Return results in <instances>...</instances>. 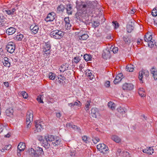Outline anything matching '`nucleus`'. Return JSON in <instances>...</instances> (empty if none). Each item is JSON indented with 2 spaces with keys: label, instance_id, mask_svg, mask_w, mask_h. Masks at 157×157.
Instances as JSON below:
<instances>
[{
  "label": "nucleus",
  "instance_id": "1",
  "mask_svg": "<svg viewBox=\"0 0 157 157\" xmlns=\"http://www.w3.org/2000/svg\"><path fill=\"white\" fill-rule=\"evenodd\" d=\"M77 8L79 10L83 11V13L85 14L92 12L93 6L91 2L87 1L85 2H82L80 4L77 5Z\"/></svg>",
  "mask_w": 157,
  "mask_h": 157
},
{
  "label": "nucleus",
  "instance_id": "2",
  "mask_svg": "<svg viewBox=\"0 0 157 157\" xmlns=\"http://www.w3.org/2000/svg\"><path fill=\"white\" fill-rule=\"evenodd\" d=\"M27 152L32 157H38L39 155L43 154L44 152L42 148L37 147L36 150L33 148L27 150Z\"/></svg>",
  "mask_w": 157,
  "mask_h": 157
},
{
  "label": "nucleus",
  "instance_id": "3",
  "mask_svg": "<svg viewBox=\"0 0 157 157\" xmlns=\"http://www.w3.org/2000/svg\"><path fill=\"white\" fill-rule=\"evenodd\" d=\"M44 139L47 141L48 140L50 142L53 141L52 144L55 146L59 144L60 143V140L59 137H56L53 135H47L44 136Z\"/></svg>",
  "mask_w": 157,
  "mask_h": 157
},
{
  "label": "nucleus",
  "instance_id": "4",
  "mask_svg": "<svg viewBox=\"0 0 157 157\" xmlns=\"http://www.w3.org/2000/svg\"><path fill=\"white\" fill-rule=\"evenodd\" d=\"M50 35L52 38L58 39L61 38L64 35V33L60 30H55L52 31Z\"/></svg>",
  "mask_w": 157,
  "mask_h": 157
},
{
  "label": "nucleus",
  "instance_id": "5",
  "mask_svg": "<svg viewBox=\"0 0 157 157\" xmlns=\"http://www.w3.org/2000/svg\"><path fill=\"white\" fill-rule=\"evenodd\" d=\"M144 41L148 43V46L150 48L154 47V40L152 39V35L151 34L147 33L144 36Z\"/></svg>",
  "mask_w": 157,
  "mask_h": 157
},
{
  "label": "nucleus",
  "instance_id": "6",
  "mask_svg": "<svg viewBox=\"0 0 157 157\" xmlns=\"http://www.w3.org/2000/svg\"><path fill=\"white\" fill-rule=\"evenodd\" d=\"M139 78L140 82L142 83L143 82L142 79L147 78L149 75V71L147 69H142L139 72Z\"/></svg>",
  "mask_w": 157,
  "mask_h": 157
},
{
  "label": "nucleus",
  "instance_id": "7",
  "mask_svg": "<svg viewBox=\"0 0 157 157\" xmlns=\"http://www.w3.org/2000/svg\"><path fill=\"white\" fill-rule=\"evenodd\" d=\"M97 148L101 153L106 154L109 150L108 147L104 144H99L97 145Z\"/></svg>",
  "mask_w": 157,
  "mask_h": 157
},
{
  "label": "nucleus",
  "instance_id": "8",
  "mask_svg": "<svg viewBox=\"0 0 157 157\" xmlns=\"http://www.w3.org/2000/svg\"><path fill=\"white\" fill-rule=\"evenodd\" d=\"M7 51L11 53H13L15 49V46L14 43L13 42H9L6 46Z\"/></svg>",
  "mask_w": 157,
  "mask_h": 157
},
{
  "label": "nucleus",
  "instance_id": "9",
  "mask_svg": "<svg viewBox=\"0 0 157 157\" xmlns=\"http://www.w3.org/2000/svg\"><path fill=\"white\" fill-rule=\"evenodd\" d=\"M27 118L26 123L27 124V128H29L30 127V124L31 121H33V114L32 113L27 112Z\"/></svg>",
  "mask_w": 157,
  "mask_h": 157
},
{
  "label": "nucleus",
  "instance_id": "10",
  "mask_svg": "<svg viewBox=\"0 0 157 157\" xmlns=\"http://www.w3.org/2000/svg\"><path fill=\"white\" fill-rule=\"evenodd\" d=\"M50 44L48 43H45L43 48V51L44 54L47 56L49 55L50 52Z\"/></svg>",
  "mask_w": 157,
  "mask_h": 157
},
{
  "label": "nucleus",
  "instance_id": "11",
  "mask_svg": "<svg viewBox=\"0 0 157 157\" xmlns=\"http://www.w3.org/2000/svg\"><path fill=\"white\" fill-rule=\"evenodd\" d=\"M103 58L105 59L110 58L111 57L110 51L109 49H106L103 51L102 54Z\"/></svg>",
  "mask_w": 157,
  "mask_h": 157
},
{
  "label": "nucleus",
  "instance_id": "12",
  "mask_svg": "<svg viewBox=\"0 0 157 157\" xmlns=\"http://www.w3.org/2000/svg\"><path fill=\"white\" fill-rule=\"evenodd\" d=\"M55 13L54 12H51L48 14L45 20L47 22L52 21L55 19Z\"/></svg>",
  "mask_w": 157,
  "mask_h": 157
},
{
  "label": "nucleus",
  "instance_id": "13",
  "mask_svg": "<svg viewBox=\"0 0 157 157\" xmlns=\"http://www.w3.org/2000/svg\"><path fill=\"white\" fill-rule=\"evenodd\" d=\"M134 86L131 83H125L122 86V89L123 90H131L133 89Z\"/></svg>",
  "mask_w": 157,
  "mask_h": 157
},
{
  "label": "nucleus",
  "instance_id": "14",
  "mask_svg": "<svg viewBox=\"0 0 157 157\" xmlns=\"http://www.w3.org/2000/svg\"><path fill=\"white\" fill-rule=\"evenodd\" d=\"M90 115L94 118H96L97 116L99 115V113L97 109L96 108H92L91 110Z\"/></svg>",
  "mask_w": 157,
  "mask_h": 157
},
{
  "label": "nucleus",
  "instance_id": "15",
  "mask_svg": "<svg viewBox=\"0 0 157 157\" xmlns=\"http://www.w3.org/2000/svg\"><path fill=\"white\" fill-rule=\"evenodd\" d=\"M38 121H35V126L36 128V129L35 130V133H36L37 132H40L43 129V128L42 127V125L39 124Z\"/></svg>",
  "mask_w": 157,
  "mask_h": 157
},
{
  "label": "nucleus",
  "instance_id": "16",
  "mask_svg": "<svg viewBox=\"0 0 157 157\" xmlns=\"http://www.w3.org/2000/svg\"><path fill=\"white\" fill-rule=\"evenodd\" d=\"M30 29L32 33L33 34H36L37 32L39 30V27L37 25H31L30 27Z\"/></svg>",
  "mask_w": 157,
  "mask_h": 157
},
{
  "label": "nucleus",
  "instance_id": "17",
  "mask_svg": "<svg viewBox=\"0 0 157 157\" xmlns=\"http://www.w3.org/2000/svg\"><path fill=\"white\" fill-rule=\"evenodd\" d=\"M67 11V13L68 15H71L72 13V5L71 4H68L66 5L65 8Z\"/></svg>",
  "mask_w": 157,
  "mask_h": 157
},
{
  "label": "nucleus",
  "instance_id": "18",
  "mask_svg": "<svg viewBox=\"0 0 157 157\" xmlns=\"http://www.w3.org/2000/svg\"><path fill=\"white\" fill-rule=\"evenodd\" d=\"M64 21L65 23V27L66 29H70L71 27V25L70 23V20L68 17H65L64 18Z\"/></svg>",
  "mask_w": 157,
  "mask_h": 157
},
{
  "label": "nucleus",
  "instance_id": "19",
  "mask_svg": "<svg viewBox=\"0 0 157 157\" xmlns=\"http://www.w3.org/2000/svg\"><path fill=\"white\" fill-rule=\"evenodd\" d=\"M78 37L79 40H85L88 38L89 36L86 34L84 33L82 35L81 33H79Z\"/></svg>",
  "mask_w": 157,
  "mask_h": 157
},
{
  "label": "nucleus",
  "instance_id": "20",
  "mask_svg": "<svg viewBox=\"0 0 157 157\" xmlns=\"http://www.w3.org/2000/svg\"><path fill=\"white\" fill-rule=\"evenodd\" d=\"M111 139L114 142L118 143L121 142V139L120 138L116 135H112Z\"/></svg>",
  "mask_w": 157,
  "mask_h": 157
},
{
  "label": "nucleus",
  "instance_id": "21",
  "mask_svg": "<svg viewBox=\"0 0 157 157\" xmlns=\"http://www.w3.org/2000/svg\"><path fill=\"white\" fill-rule=\"evenodd\" d=\"M57 77H58V79H56V80H57V82L63 84L65 83L64 80H66V78L63 76H62V75H60Z\"/></svg>",
  "mask_w": 157,
  "mask_h": 157
},
{
  "label": "nucleus",
  "instance_id": "22",
  "mask_svg": "<svg viewBox=\"0 0 157 157\" xmlns=\"http://www.w3.org/2000/svg\"><path fill=\"white\" fill-rule=\"evenodd\" d=\"M16 9L14 8H13L11 10H3V12H5L6 14L10 15H13Z\"/></svg>",
  "mask_w": 157,
  "mask_h": 157
},
{
  "label": "nucleus",
  "instance_id": "23",
  "mask_svg": "<svg viewBox=\"0 0 157 157\" xmlns=\"http://www.w3.org/2000/svg\"><path fill=\"white\" fill-rule=\"evenodd\" d=\"M15 31V29L13 27H10L6 30V33L9 35H11L13 34Z\"/></svg>",
  "mask_w": 157,
  "mask_h": 157
},
{
  "label": "nucleus",
  "instance_id": "24",
  "mask_svg": "<svg viewBox=\"0 0 157 157\" xmlns=\"http://www.w3.org/2000/svg\"><path fill=\"white\" fill-rule=\"evenodd\" d=\"M65 8V7L64 6L63 4H60L58 6L57 8V12L58 13L62 12L64 11Z\"/></svg>",
  "mask_w": 157,
  "mask_h": 157
},
{
  "label": "nucleus",
  "instance_id": "25",
  "mask_svg": "<svg viewBox=\"0 0 157 157\" xmlns=\"http://www.w3.org/2000/svg\"><path fill=\"white\" fill-rule=\"evenodd\" d=\"M44 141H43L42 143V145L45 148L48 149L50 147V144L49 143L50 142L48 140L47 141L46 140H44Z\"/></svg>",
  "mask_w": 157,
  "mask_h": 157
},
{
  "label": "nucleus",
  "instance_id": "26",
  "mask_svg": "<svg viewBox=\"0 0 157 157\" xmlns=\"http://www.w3.org/2000/svg\"><path fill=\"white\" fill-rule=\"evenodd\" d=\"M13 109L9 108L7 109L6 111V115L9 117H11L13 115Z\"/></svg>",
  "mask_w": 157,
  "mask_h": 157
},
{
  "label": "nucleus",
  "instance_id": "27",
  "mask_svg": "<svg viewBox=\"0 0 157 157\" xmlns=\"http://www.w3.org/2000/svg\"><path fill=\"white\" fill-rule=\"evenodd\" d=\"M151 72L152 75V77L155 80H157V69H151Z\"/></svg>",
  "mask_w": 157,
  "mask_h": 157
},
{
  "label": "nucleus",
  "instance_id": "28",
  "mask_svg": "<svg viewBox=\"0 0 157 157\" xmlns=\"http://www.w3.org/2000/svg\"><path fill=\"white\" fill-rule=\"evenodd\" d=\"M17 148L20 151H23L25 149V144L24 143H20L17 146Z\"/></svg>",
  "mask_w": 157,
  "mask_h": 157
},
{
  "label": "nucleus",
  "instance_id": "29",
  "mask_svg": "<svg viewBox=\"0 0 157 157\" xmlns=\"http://www.w3.org/2000/svg\"><path fill=\"white\" fill-rule=\"evenodd\" d=\"M126 110L127 109H126L124 108H123L121 107H119L117 109V112L121 114L125 113Z\"/></svg>",
  "mask_w": 157,
  "mask_h": 157
},
{
  "label": "nucleus",
  "instance_id": "30",
  "mask_svg": "<svg viewBox=\"0 0 157 157\" xmlns=\"http://www.w3.org/2000/svg\"><path fill=\"white\" fill-rule=\"evenodd\" d=\"M23 37L24 36L23 34H21L20 33H18L17 35L14 37V39L17 40L21 41Z\"/></svg>",
  "mask_w": 157,
  "mask_h": 157
},
{
  "label": "nucleus",
  "instance_id": "31",
  "mask_svg": "<svg viewBox=\"0 0 157 157\" xmlns=\"http://www.w3.org/2000/svg\"><path fill=\"white\" fill-rule=\"evenodd\" d=\"M67 126H69L70 127H71L73 129L75 130L77 129L78 131H80V129H79V128H78L77 126L74 125H72L70 123H68L67 124Z\"/></svg>",
  "mask_w": 157,
  "mask_h": 157
},
{
  "label": "nucleus",
  "instance_id": "32",
  "mask_svg": "<svg viewBox=\"0 0 157 157\" xmlns=\"http://www.w3.org/2000/svg\"><path fill=\"white\" fill-rule=\"evenodd\" d=\"M108 106L112 110H113L115 109V104L112 101H109L108 104Z\"/></svg>",
  "mask_w": 157,
  "mask_h": 157
},
{
  "label": "nucleus",
  "instance_id": "33",
  "mask_svg": "<svg viewBox=\"0 0 157 157\" xmlns=\"http://www.w3.org/2000/svg\"><path fill=\"white\" fill-rule=\"evenodd\" d=\"M109 50L110 51H112L114 53H117L118 51V48L117 47H113L112 46Z\"/></svg>",
  "mask_w": 157,
  "mask_h": 157
},
{
  "label": "nucleus",
  "instance_id": "34",
  "mask_svg": "<svg viewBox=\"0 0 157 157\" xmlns=\"http://www.w3.org/2000/svg\"><path fill=\"white\" fill-rule=\"evenodd\" d=\"M84 58L86 61H88L91 60L92 56L90 54H86L84 56Z\"/></svg>",
  "mask_w": 157,
  "mask_h": 157
},
{
  "label": "nucleus",
  "instance_id": "35",
  "mask_svg": "<svg viewBox=\"0 0 157 157\" xmlns=\"http://www.w3.org/2000/svg\"><path fill=\"white\" fill-rule=\"evenodd\" d=\"M56 75L54 73L50 72L48 74V77L50 79L53 80L55 79Z\"/></svg>",
  "mask_w": 157,
  "mask_h": 157
},
{
  "label": "nucleus",
  "instance_id": "36",
  "mask_svg": "<svg viewBox=\"0 0 157 157\" xmlns=\"http://www.w3.org/2000/svg\"><path fill=\"white\" fill-rule=\"evenodd\" d=\"M127 31L128 33H131L134 29V27L131 25H129L127 27Z\"/></svg>",
  "mask_w": 157,
  "mask_h": 157
},
{
  "label": "nucleus",
  "instance_id": "37",
  "mask_svg": "<svg viewBox=\"0 0 157 157\" xmlns=\"http://www.w3.org/2000/svg\"><path fill=\"white\" fill-rule=\"evenodd\" d=\"M121 80V77H119L118 76H116L114 81H113L114 84H117L120 82Z\"/></svg>",
  "mask_w": 157,
  "mask_h": 157
},
{
  "label": "nucleus",
  "instance_id": "38",
  "mask_svg": "<svg viewBox=\"0 0 157 157\" xmlns=\"http://www.w3.org/2000/svg\"><path fill=\"white\" fill-rule=\"evenodd\" d=\"M123 39L126 44H129L131 42L130 40L127 37H124Z\"/></svg>",
  "mask_w": 157,
  "mask_h": 157
},
{
  "label": "nucleus",
  "instance_id": "39",
  "mask_svg": "<svg viewBox=\"0 0 157 157\" xmlns=\"http://www.w3.org/2000/svg\"><path fill=\"white\" fill-rule=\"evenodd\" d=\"M151 14L154 17L157 16V8H155L153 9L152 11Z\"/></svg>",
  "mask_w": 157,
  "mask_h": 157
},
{
  "label": "nucleus",
  "instance_id": "40",
  "mask_svg": "<svg viewBox=\"0 0 157 157\" xmlns=\"http://www.w3.org/2000/svg\"><path fill=\"white\" fill-rule=\"evenodd\" d=\"M92 140L94 144H96L99 141L100 139L98 137H93Z\"/></svg>",
  "mask_w": 157,
  "mask_h": 157
},
{
  "label": "nucleus",
  "instance_id": "41",
  "mask_svg": "<svg viewBox=\"0 0 157 157\" xmlns=\"http://www.w3.org/2000/svg\"><path fill=\"white\" fill-rule=\"evenodd\" d=\"M88 77H89L90 79V80L93 79L94 76L92 75V73H91L90 70H89L88 71Z\"/></svg>",
  "mask_w": 157,
  "mask_h": 157
},
{
  "label": "nucleus",
  "instance_id": "42",
  "mask_svg": "<svg viewBox=\"0 0 157 157\" xmlns=\"http://www.w3.org/2000/svg\"><path fill=\"white\" fill-rule=\"evenodd\" d=\"M37 139L40 142H41V143L43 142H44V137L43 136L41 135H38L37 136Z\"/></svg>",
  "mask_w": 157,
  "mask_h": 157
},
{
  "label": "nucleus",
  "instance_id": "43",
  "mask_svg": "<svg viewBox=\"0 0 157 157\" xmlns=\"http://www.w3.org/2000/svg\"><path fill=\"white\" fill-rule=\"evenodd\" d=\"M122 156L123 157H130L129 153L127 151H123L122 152Z\"/></svg>",
  "mask_w": 157,
  "mask_h": 157
},
{
  "label": "nucleus",
  "instance_id": "44",
  "mask_svg": "<svg viewBox=\"0 0 157 157\" xmlns=\"http://www.w3.org/2000/svg\"><path fill=\"white\" fill-rule=\"evenodd\" d=\"M42 95H40L39 96H38L37 98H36L37 101H38L39 102H40V103H44L43 100L42 99Z\"/></svg>",
  "mask_w": 157,
  "mask_h": 157
},
{
  "label": "nucleus",
  "instance_id": "45",
  "mask_svg": "<svg viewBox=\"0 0 157 157\" xmlns=\"http://www.w3.org/2000/svg\"><path fill=\"white\" fill-rule=\"evenodd\" d=\"M3 63V65L6 67H9L10 65V64L9 61H4Z\"/></svg>",
  "mask_w": 157,
  "mask_h": 157
},
{
  "label": "nucleus",
  "instance_id": "46",
  "mask_svg": "<svg viewBox=\"0 0 157 157\" xmlns=\"http://www.w3.org/2000/svg\"><path fill=\"white\" fill-rule=\"evenodd\" d=\"M80 60V59L78 57H74L72 62L77 63Z\"/></svg>",
  "mask_w": 157,
  "mask_h": 157
},
{
  "label": "nucleus",
  "instance_id": "47",
  "mask_svg": "<svg viewBox=\"0 0 157 157\" xmlns=\"http://www.w3.org/2000/svg\"><path fill=\"white\" fill-rule=\"evenodd\" d=\"M99 25V23L97 21H94L92 26L93 27L95 28L96 27L98 26Z\"/></svg>",
  "mask_w": 157,
  "mask_h": 157
},
{
  "label": "nucleus",
  "instance_id": "48",
  "mask_svg": "<svg viewBox=\"0 0 157 157\" xmlns=\"http://www.w3.org/2000/svg\"><path fill=\"white\" fill-rule=\"evenodd\" d=\"M21 94L24 98L26 99L28 98V94L25 91L22 92Z\"/></svg>",
  "mask_w": 157,
  "mask_h": 157
},
{
  "label": "nucleus",
  "instance_id": "49",
  "mask_svg": "<svg viewBox=\"0 0 157 157\" xmlns=\"http://www.w3.org/2000/svg\"><path fill=\"white\" fill-rule=\"evenodd\" d=\"M73 104L74 106L75 105L77 106H81L82 105V103L79 101H77L75 102Z\"/></svg>",
  "mask_w": 157,
  "mask_h": 157
},
{
  "label": "nucleus",
  "instance_id": "50",
  "mask_svg": "<svg viewBox=\"0 0 157 157\" xmlns=\"http://www.w3.org/2000/svg\"><path fill=\"white\" fill-rule=\"evenodd\" d=\"M90 105V103L88 101H87L86 103L85 104V109L86 111L89 109V106Z\"/></svg>",
  "mask_w": 157,
  "mask_h": 157
},
{
  "label": "nucleus",
  "instance_id": "51",
  "mask_svg": "<svg viewBox=\"0 0 157 157\" xmlns=\"http://www.w3.org/2000/svg\"><path fill=\"white\" fill-rule=\"evenodd\" d=\"M82 140L86 143H87L88 142L87 137L86 136H84L82 137Z\"/></svg>",
  "mask_w": 157,
  "mask_h": 157
},
{
  "label": "nucleus",
  "instance_id": "52",
  "mask_svg": "<svg viewBox=\"0 0 157 157\" xmlns=\"http://www.w3.org/2000/svg\"><path fill=\"white\" fill-rule=\"evenodd\" d=\"M69 66V65L68 64L65 63V64H63L61 66V67L62 68L67 69L68 68Z\"/></svg>",
  "mask_w": 157,
  "mask_h": 157
},
{
  "label": "nucleus",
  "instance_id": "53",
  "mask_svg": "<svg viewBox=\"0 0 157 157\" xmlns=\"http://www.w3.org/2000/svg\"><path fill=\"white\" fill-rule=\"evenodd\" d=\"M148 151H149L148 154H151L152 153H154V149L152 148V147H149L148 149Z\"/></svg>",
  "mask_w": 157,
  "mask_h": 157
},
{
  "label": "nucleus",
  "instance_id": "54",
  "mask_svg": "<svg viewBox=\"0 0 157 157\" xmlns=\"http://www.w3.org/2000/svg\"><path fill=\"white\" fill-rule=\"evenodd\" d=\"M133 65L131 64L128 65L126 66L125 69H134Z\"/></svg>",
  "mask_w": 157,
  "mask_h": 157
},
{
  "label": "nucleus",
  "instance_id": "55",
  "mask_svg": "<svg viewBox=\"0 0 157 157\" xmlns=\"http://www.w3.org/2000/svg\"><path fill=\"white\" fill-rule=\"evenodd\" d=\"M11 147V145L10 144H9L7 145H6L5 147V149L6 150H8L10 149Z\"/></svg>",
  "mask_w": 157,
  "mask_h": 157
},
{
  "label": "nucleus",
  "instance_id": "56",
  "mask_svg": "<svg viewBox=\"0 0 157 157\" xmlns=\"http://www.w3.org/2000/svg\"><path fill=\"white\" fill-rule=\"evenodd\" d=\"M122 151L121 149H118L117 150V151L116 153V154L117 155H121V154H122V153H121Z\"/></svg>",
  "mask_w": 157,
  "mask_h": 157
},
{
  "label": "nucleus",
  "instance_id": "57",
  "mask_svg": "<svg viewBox=\"0 0 157 157\" xmlns=\"http://www.w3.org/2000/svg\"><path fill=\"white\" fill-rule=\"evenodd\" d=\"M110 82L109 81H107L105 84V86L107 87H109L110 86Z\"/></svg>",
  "mask_w": 157,
  "mask_h": 157
},
{
  "label": "nucleus",
  "instance_id": "58",
  "mask_svg": "<svg viewBox=\"0 0 157 157\" xmlns=\"http://www.w3.org/2000/svg\"><path fill=\"white\" fill-rule=\"evenodd\" d=\"M113 24H114V27H115V28H117L118 27H119V24L116 21H113Z\"/></svg>",
  "mask_w": 157,
  "mask_h": 157
},
{
  "label": "nucleus",
  "instance_id": "59",
  "mask_svg": "<svg viewBox=\"0 0 157 157\" xmlns=\"http://www.w3.org/2000/svg\"><path fill=\"white\" fill-rule=\"evenodd\" d=\"M2 22H3V23H2L0 24V26H7V25H8L7 23H6V22H4L2 21Z\"/></svg>",
  "mask_w": 157,
  "mask_h": 157
},
{
  "label": "nucleus",
  "instance_id": "60",
  "mask_svg": "<svg viewBox=\"0 0 157 157\" xmlns=\"http://www.w3.org/2000/svg\"><path fill=\"white\" fill-rule=\"evenodd\" d=\"M56 115L57 118H59L61 116V114L60 112L56 113Z\"/></svg>",
  "mask_w": 157,
  "mask_h": 157
},
{
  "label": "nucleus",
  "instance_id": "61",
  "mask_svg": "<svg viewBox=\"0 0 157 157\" xmlns=\"http://www.w3.org/2000/svg\"><path fill=\"white\" fill-rule=\"evenodd\" d=\"M85 65L84 63H82L79 66V68L80 69H83L84 68H86L85 67Z\"/></svg>",
  "mask_w": 157,
  "mask_h": 157
},
{
  "label": "nucleus",
  "instance_id": "62",
  "mask_svg": "<svg viewBox=\"0 0 157 157\" xmlns=\"http://www.w3.org/2000/svg\"><path fill=\"white\" fill-rule=\"evenodd\" d=\"M139 95L141 97H144L145 96V94H144V92H141L140 93V92H139Z\"/></svg>",
  "mask_w": 157,
  "mask_h": 157
},
{
  "label": "nucleus",
  "instance_id": "63",
  "mask_svg": "<svg viewBox=\"0 0 157 157\" xmlns=\"http://www.w3.org/2000/svg\"><path fill=\"white\" fill-rule=\"evenodd\" d=\"M148 149H143V152H144V153H147L148 154V153L149 152V151H148Z\"/></svg>",
  "mask_w": 157,
  "mask_h": 157
},
{
  "label": "nucleus",
  "instance_id": "64",
  "mask_svg": "<svg viewBox=\"0 0 157 157\" xmlns=\"http://www.w3.org/2000/svg\"><path fill=\"white\" fill-rule=\"evenodd\" d=\"M75 153L74 151H73V152L71 151L70 152V155L71 156H74L75 155Z\"/></svg>",
  "mask_w": 157,
  "mask_h": 157
}]
</instances>
